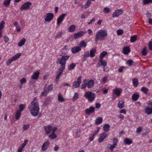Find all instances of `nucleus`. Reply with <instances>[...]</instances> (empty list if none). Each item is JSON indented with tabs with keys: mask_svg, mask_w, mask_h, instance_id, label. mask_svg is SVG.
<instances>
[{
	"mask_svg": "<svg viewBox=\"0 0 152 152\" xmlns=\"http://www.w3.org/2000/svg\"><path fill=\"white\" fill-rule=\"evenodd\" d=\"M26 41V39L24 38H23L20 42L18 43V45L19 47H21L24 45Z\"/></svg>",
	"mask_w": 152,
	"mask_h": 152,
	"instance_id": "nucleus-32",
	"label": "nucleus"
},
{
	"mask_svg": "<svg viewBox=\"0 0 152 152\" xmlns=\"http://www.w3.org/2000/svg\"><path fill=\"white\" fill-rule=\"evenodd\" d=\"M141 90L144 93V94H146L148 91L149 90L148 88H146V87H143L141 88Z\"/></svg>",
	"mask_w": 152,
	"mask_h": 152,
	"instance_id": "nucleus-41",
	"label": "nucleus"
},
{
	"mask_svg": "<svg viewBox=\"0 0 152 152\" xmlns=\"http://www.w3.org/2000/svg\"><path fill=\"white\" fill-rule=\"evenodd\" d=\"M30 110L31 114L34 116H36L39 113V105L37 102L31 101L30 103V107H29Z\"/></svg>",
	"mask_w": 152,
	"mask_h": 152,
	"instance_id": "nucleus-1",
	"label": "nucleus"
},
{
	"mask_svg": "<svg viewBox=\"0 0 152 152\" xmlns=\"http://www.w3.org/2000/svg\"><path fill=\"white\" fill-rule=\"evenodd\" d=\"M11 0H4L3 4L6 6H7L10 4Z\"/></svg>",
	"mask_w": 152,
	"mask_h": 152,
	"instance_id": "nucleus-45",
	"label": "nucleus"
},
{
	"mask_svg": "<svg viewBox=\"0 0 152 152\" xmlns=\"http://www.w3.org/2000/svg\"><path fill=\"white\" fill-rule=\"evenodd\" d=\"M75 66V65L74 64L72 63L70 64L68 66V69L70 71L72 69H74Z\"/></svg>",
	"mask_w": 152,
	"mask_h": 152,
	"instance_id": "nucleus-42",
	"label": "nucleus"
},
{
	"mask_svg": "<svg viewBox=\"0 0 152 152\" xmlns=\"http://www.w3.org/2000/svg\"><path fill=\"white\" fill-rule=\"evenodd\" d=\"M69 56L68 55L62 56L61 58H59L57 59L56 63L60 64L61 66H62L63 69H65L66 61L69 58Z\"/></svg>",
	"mask_w": 152,
	"mask_h": 152,
	"instance_id": "nucleus-3",
	"label": "nucleus"
},
{
	"mask_svg": "<svg viewBox=\"0 0 152 152\" xmlns=\"http://www.w3.org/2000/svg\"><path fill=\"white\" fill-rule=\"evenodd\" d=\"M39 72L38 71H36L33 73L32 75L31 78L34 80H37L39 76Z\"/></svg>",
	"mask_w": 152,
	"mask_h": 152,
	"instance_id": "nucleus-21",
	"label": "nucleus"
},
{
	"mask_svg": "<svg viewBox=\"0 0 152 152\" xmlns=\"http://www.w3.org/2000/svg\"><path fill=\"white\" fill-rule=\"evenodd\" d=\"M113 143L114 145H116L117 144V143L118 142V139L117 138H113Z\"/></svg>",
	"mask_w": 152,
	"mask_h": 152,
	"instance_id": "nucleus-50",
	"label": "nucleus"
},
{
	"mask_svg": "<svg viewBox=\"0 0 152 152\" xmlns=\"http://www.w3.org/2000/svg\"><path fill=\"white\" fill-rule=\"evenodd\" d=\"M84 34L85 32L83 31L79 32L77 33H75L74 35V38L75 39H77L79 37H81L84 35Z\"/></svg>",
	"mask_w": 152,
	"mask_h": 152,
	"instance_id": "nucleus-15",
	"label": "nucleus"
},
{
	"mask_svg": "<svg viewBox=\"0 0 152 152\" xmlns=\"http://www.w3.org/2000/svg\"><path fill=\"white\" fill-rule=\"evenodd\" d=\"M107 136V134H105L104 133L100 134L99 135V137L98 139V142L101 143L102 142L104 139Z\"/></svg>",
	"mask_w": 152,
	"mask_h": 152,
	"instance_id": "nucleus-14",
	"label": "nucleus"
},
{
	"mask_svg": "<svg viewBox=\"0 0 152 152\" xmlns=\"http://www.w3.org/2000/svg\"><path fill=\"white\" fill-rule=\"evenodd\" d=\"M140 96V95L137 93L134 94L132 96V99L134 101H136Z\"/></svg>",
	"mask_w": 152,
	"mask_h": 152,
	"instance_id": "nucleus-25",
	"label": "nucleus"
},
{
	"mask_svg": "<svg viewBox=\"0 0 152 152\" xmlns=\"http://www.w3.org/2000/svg\"><path fill=\"white\" fill-rule=\"evenodd\" d=\"M45 15L46 16H44V17H45V19L46 21L49 22L53 19L54 15L52 13H47Z\"/></svg>",
	"mask_w": 152,
	"mask_h": 152,
	"instance_id": "nucleus-9",
	"label": "nucleus"
},
{
	"mask_svg": "<svg viewBox=\"0 0 152 152\" xmlns=\"http://www.w3.org/2000/svg\"><path fill=\"white\" fill-rule=\"evenodd\" d=\"M117 34L118 35H120L123 33V31L122 30L119 29L117 31Z\"/></svg>",
	"mask_w": 152,
	"mask_h": 152,
	"instance_id": "nucleus-53",
	"label": "nucleus"
},
{
	"mask_svg": "<svg viewBox=\"0 0 152 152\" xmlns=\"http://www.w3.org/2000/svg\"><path fill=\"white\" fill-rule=\"evenodd\" d=\"M142 54L144 56H146L147 54V52L146 50V47H144L142 51Z\"/></svg>",
	"mask_w": 152,
	"mask_h": 152,
	"instance_id": "nucleus-49",
	"label": "nucleus"
},
{
	"mask_svg": "<svg viewBox=\"0 0 152 152\" xmlns=\"http://www.w3.org/2000/svg\"><path fill=\"white\" fill-rule=\"evenodd\" d=\"M103 10L106 13H108L110 12V9L108 8L107 7H105L104 9Z\"/></svg>",
	"mask_w": 152,
	"mask_h": 152,
	"instance_id": "nucleus-54",
	"label": "nucleus"
},
{
	"mask_svg": "<svg viewBox=\"0 0 152 152\" xmlns=\"http://www.w3.org/2000/svg\"><path fill=\"white\" fill-rule=\"evenodd\" d=\"M66 15V14H63L61 15L57 19V24L58 25H59L62 21L63 20L64 17Z\"/></svg>",
	"mask_w": 152,
	"mask_h": 152,
	"instance_id": "nucleus-12",
	"label": "nucleus"
},
{
	"mask_svg": "<svg viewBox=\"0 0 152 152\" xmlns=\"http://www.w3.org/2000/svg\"><path fill=\"white\" fill-rule=\"evenodd\" d=\"M28 140H25L23 143L22 144H21L20 146H21L23 148L25 147V146L28 143Z\"/></svg>",
	"mask_w": 152,
	"mask_h": 152,
	"instance_id": "nucleus-52",
	"label": "nucleus"
},
{
	"mask_svg": "<svg viewBox=\"0 0 152 152\" xmlns=\"http://www.w3.org/2000/svg\"><path fill=\"white\" fill-rule=\"evenodd\" d=\"M95 135V134H92V136L89 138V140L90 141H92L94 139V136Z\"/></svg>",
	"mask_w": 152,
	"mask_h": 152,
	"instance_id": "nucleus-64",
	"label": "nucleus"
},
{
	"mask_svg": "<svg viewBox=\"0 0 152 152\" xmlns=\"http://www.w3.org/2000/svg\"><path fill=\"white\" fill-rule=\"evenodd\" d=\"M5 22L4 21H2L0 23V30H2L4 27Z\"/></svg>",
	"mask_w": 152,
	"mask_h": 152,
	"instance_id": "nucleus-46",
	"label": "nucleus"
},
{
	"mask_svg": "<svg viewBox=\"0 0 152 152\" xmlns=\"http://www.w3.org/2000/svg\"><path fill=\"white\" fill-rule=\"evenodd\" d=\"M124 142L126 144L130 145L132 143L133 141L128 138H126L124 140Z\"/></svg>",
	"mask_w": 152,
	"mask_h": 152,
	"instance_id": "nucleus-27",
	"label": "nucleus"
},
{
	"mask_svg": "<svg viewBox=\"0 0 152 152\" xmlns=\"http://www.w3.org/2000/svg\"><path fill=\"white\" fill-rule=\"evenodd\" d=\"M81 131L79 129H78L76 132V134L78 137H79L80 135Z\"/></svg>",
	"mask_w": 152,
	"mask_h": 152,
	"instance_id": "nucleus-58",
	"label": "nucleus"
},
{
	"mask_svg": "<svg viewBox=\"0 0 152 152\" xmlns=\"http://www.w3.org/2000/svg\"><path fill=\"white\" fill-rule=\"evenodd\" d=\"M137 36L136 35L132 36L130 38V42H135L137 39Z\"/></svg>",
	"mask_w": 152,
	"mask_h": 152,
	"instance_id": "nucleus-36",
	"label": "nucleus"
},
{
	"mask_svg": "<svg viewBox=\"0 0 152 152\" xmlns=\"http://www.w3.org/2000/svg\"><path fill=\"white\" fill-rule=\"evenodd\" d=\"M124 102L122 100L119 101L118 104V106L120 109H122L124 107Z\"/></svg>",
	"mask_w": 152,
	"mask_h": 152,
	"instance_id": "nucleus-26",
	"label": "nucleus"
},
{
	"mask_svg": "<svg viewBox=\"0 0 152 152\" xmlns=\"http://www.w3.org/2000/svg\"><path fill=\"white\" fill-rule=\"evenodd\" d=\"M81 77L80 76L77 79V81H75L73 83V86L75 88H77L79 87L81 83Z\"/></svg>",
	"mask_w": 152,
	"mask_h": 152,
	"instance_id": "nucleus-13",
	"label": "nucleus"
},
{
	"mask_svg": "<svg viewBox=\"0 0 152 152\" xmlns=\"http://www.w3.org/2000/svg\"><path fill=\"white\" fill-rule=\"evenodd\" d=\"M20 55L21 54L20 53H18L15 55L12 58L9 59L7 62L6 64L7 65L9 66L13 61L17 59L20 56Z\"/></svg>",
	"mask_w": 152,
	"mask_h": 152,
	"instance_id": "nucleus-6",
	"label": "nucleus"
},
{
	"mask_svg": "<svg viewBox=\"0 0 152 152\" xmlns=\"http://www.w3.org/2000/svg\"><path fill=\"white\" fill-rule=\"evenodd\" d=\"M62 34L61 32H59L58 34L56 35V38H61L62 37Z\"/></svg>",
	"mask_w": 152,
	"mask_h": 152,
	"instance_id": "nucleus-60",
	"label": "nucleus"
},
{
	"mask_svg": "<svg viewBox=\"0 0 152 152\" xmlns=\"http://www.w3.org/2000/svg\"><path fill=\"white\" fill-rule=\"evenodd\" d=\"M59 68L56 71V81L57 83L59 81L60 76H61L63 72V70L65 69H63L62 66Z\"/></svg>",
	"mask_w": 152,
	"mask_h": 152,
	"instance_id": "nucleus-7",
	"label": "nucleus"
},
{
	"mask_svg": "<svg viewBox=\"0 0 152 152\" xmlns=\"http://www.w3.org/2000/svg\"><path fill=\"white\" fill-rule=\"evenodd\" d=\"M130 51V49L128 46L125 47L123 49V52L125 55L128 54Z\"/></svg>",
	"mask_w": 152,
	"mask_h": 152,
	"instance_id": "nucleus-22",
	"label": "nucleus"
},
{
	"mask_svg": "<svg viewBox=\"0 0 152 152\" xmlns=\"http://www.w3.org/2000/svg\"><path fill=\"white\" fill-rule=\"evenodd\" d=\"M133 63V61L132 60H129L127 61L126 64L129 66H131Z\"/></svg>",
	"mask_w": 152,
	"mask_h": 152,
	"instance_id": "nucleus-55",
	"label": "nucleus"
},
{
	"mask_svg": "<svg viewBox=\"0 0 152 152\" xmlns=\"http://www.w3.org/2000/svg\"><path fill=\"white\" fill-rule=\"evenodd\" d=\"M78 98V94L77 93H75L74 96L72 100L73 101H75Z\"/></svg>",
	"mask_w": 152,
	"mask_h": 152,
	"instance_id": "nucleus-47",
	"label": "nucleus"
},
{
	"mask_svg": "<svg viewBox=\"0 0 152 152\" xmlns=\"http://www.w3.org/2000/svg\"><path fill=\"white\" fill-rule=\"evenodd\" d=\"M83 56H85L86 57H88L90 56V53L88 51H86L85 52L83 55Z\"/></svg>",
	"mask_w": 152,
	"mask_h": 152,
	"instance_id": "nucleus-57",
	"label": "nucleus"
},
{
	"mask_svg": "<svg viewBox=\"0 0 152 152\" xmlns=\"http://www.w3.org/2000/svg\"><path fill=\"white\" fill-rule=\"evenodd\" d=\"M84 96L89 101L91 102L94 100L95 98V94L91 91L87 92L84 94Z\"/></svg>",
	"mask_w": 152,
	"mask_h": 152,
	"instance_id": "nucleus-4",
	"label": "nucleus"
},
{
	"mask_svg": "<svg viewBox=\"0 0 152 152\" xmlns=\"http://www.w3.org/2000/svg\"><path fill=\"white\" fill-rule=\"evenodd\" d=\"M25 105L24 104H21L20 105H19V111H20V112H21L23 111L25 108Z\"/></svg>",
	"mask_w": 152,
	"mask_h": 152,
	"instance_id": "nucleus-40",
	"label": "nucleus"
},
{
	"mask_svg": "<svg viewBox=\"0 0 152 152\" xmlns=\"http://www.w3.org/2000/svg\"><path fill=\"white\" fill-rule=\"evenodd\" d=\"M49 137L51 139H54L56 137V136L55 133L52 132L51 134L49 136Z\"/></svg>",
	"mask_w": 152,
	"mask_h": 152,
	"instance_id": "nucleus-44",
	"label": "nucleus"
},
{
	"mask_svg": "<svg viewBox=\"0 0 152 152\" xmlns=\"http://www.w3.org/2000/svg\"><path fill=\"white\" fill-rule=\"evenodd\" d=\"M100 65L103 66H107V62L104 60L99 59V62L97 64V66L99 67Z\"/></svg>",
	"mask_w": 152,
	"mask_h": 152,
	"instance_id": "nucleus-17",
	"label": "nucleus"
},
{
	"mask_svg": "<svg viewBox=\"0 0 152 152\" xmlns=\"http://www.w3.org/2000/svg\"><path fill=\"white\" fill-rule=\"evenodd\" d=\"M87 87L88 88H92L94 84V81L92 80H89L87 83H86Z\"/></svg>",
	"mask_w": 152,
	"mask_h": 152,
	"instance_id": "nucleus-20",
	"label": "nucleus"
},
{
	"mask_svg": "<svg viewBox=\"0 0 152 152\" xmlns=\"http://www.w3.org/2000/svg\"><path fill=\"white\" fill-rule=\"evenodd\" d=\"M80 47H86L87 45V43L84 40L82 41L79 44Z\"/></svg>",
	"mask_w": 152,
	"mask_h": 152,
	"instance_id": "nucleus-35",
	"label": "nucleus"
},
{
	"mask_svg": "<svg viewBox=\"0 0 152 152\" xmlns=\"http://www.w3.org/2000/svg\"><path fill=\"white\" fill-rule=\"evenodd\" d=\"M26 80L24 78H22L20 80V82L22 84H23L26 82Z\"/></svg>",
	"mask_w": 152,
	"mask_h": 152,
	"instance_id": "nucleus-62",
	"label": "nucleus"
},
{
	"mask_svg": "<svg viewBox=\"0 0 152 152\" xmlns=\"http://www.w3.org/2000/svg\"><path fill=\"white\" fill-rule=\"evenodd\" d=\"M31 5V3L30 2H28L23 4L20 7V9L21 10H28L30 6Z\"/></svg>",
	"mask_w": 152,
	"mask_h": 152,
	"instance_id": "nucleus-8",
	"label": "nucleus"
},
{
	"mask_svg": "<svg viewBox=\"0 0 152 152\" xmlns=\"http://www.w3.org/2000/svg\"><path fill=\"white\" fill-rule=\"evenodd\" d=\"M75 29V25H71L68 28V31L69 32H73Z\"/></svg>",
	"mask_w": 152,
	"mask_h": 152,
	"instance_id": "nucleus-31",
	"label": "nucleus"
},
{
	"mask_svg": "<svg viewBox=\"0 0 152 152\" xmlns=\"http://www.w3.org/2000/svg\"><path fill=\"white\" fill-rule=\"evenodd\" d=\"M107 34V31L105 30H100L98 31L96 33L95 42H97L98 40L101 41L104 40Z\"/></svg>",
	"mask_w": 152,
	"mask_h": 152,
	"instance_id": "nucleus-2",
	"label": "nucleus"
},
{
	"mask_svg": "<svg viewBox=\"0 0 152 152\" xmlns=\"http://www.w3.org/2000/svg\"><path fill=\"white\" fill-rule=\"evenodd\" d=\"M80 47L77 46L72 48H71V51L72 53H75L79 52L81 50Z\"/></svg>",
	"mask_w": 152,
	"mask_h": 152,
	"instance_id": "nucleus-19",
	"label": "nucleus"
},
{
	"mask_svg": "<svg viewBox=\"0 0 152 152\" xmlns=\"http://www.w3.org/2000/svg\"><path fill=\"white\" fill-rule=\"evenodd\" d=\"M113 93L114 94L116 95L118 97L121 93V91L119 89L116 88L113 90Z\"/></svg>",
	"mask_w": 152,
	"mask_h": 152,
	"instance_id": "nucleus-23",
	"label": "nucleus"
},
{
	"mask_svg": "<svg viewBox=\"0 0 152 152\" xmlns=\"http://www.w3.org/2000/svg\"><path fill=\"white\" fill-rule=\"evenodd\" d=\"M30 125L29 124H24L23 129L25 130H26L29 127Z\"/></svg>",
	"mask_w": 152,
	"mask_h": 152,
	"instance_id": "nucleus-56",
	"label": "nucleus"
},
{
	"mask_svg": "<svg viewBox=\"0 0 152 152\" xmlns=\"http://www.w3.org/2000/svg\"><path fill=\"white\" fill-rule=\"evenodd\" d=\"M149 49L151 50H152V41H150L149 42Z\"/></svg>",
	"mask_w": 152,
	"mask_h": 152,
	"instance_id": "nucleus-61",
	"label": "nucleus"
},
{
	"mask_svg": "<svg viewBox=\"0 0 152 152\" xmlns=\"http://www.w3.org/2000/svg\"><path fill=\"white\" fill-rule=\"evenodd\" d=\"M50 144V143L48 141H47L45 142L41 146V150L42 151H45L48 148Z\"/></svg>",
	"mask_w": 152,
	"mask_h": 152,
	"instance_id": "nucleus-11",
	"label": "nucleus"
},
{
	"mask_svg": "<svg viewBox=\"0 0 152 152\" xmlns=\"http://www.w3.org/2000/svg\"><path fill=\"white\" fill-rule=\"evenodd\" d=\"M142 127H139L137 128L136 131V133L139 134L142 131Z\"/></svg>",
	"mask_w": 152,
	"mask_h": 152,
	"instance_id": "nucleus-51",
	"label": "nucleus"
},
{
	"mask_svg": "<svg viewBox=\"0 0 152 152\" xmlns=\"http://www.w3.org/2000/svg\"><path fill=\"white\" fill-rule=\"evenodd\" d=\"M21 115V112L19 111H17L16 112V113L15 115V118L16 120H18Z\"/></svg>",
	"mask_w": 152,
	"mask_h": 152,
	"instance_id": "nucleus-43",
	"label": "nucleus"
},
{
	"mask_svg": "<svg viewBox=\"0 0 152 152\" xmlns=\"http://www.w3.org/2000/svg\"><path fill=\"white\" fill-rule=\"evenodd\" d=\"M123 12V11L122 9L116 10L113 12L112 15V17L113 18L117 17L119 15L122 14Z\"/></svg>",
	"mask_w": 152,
	"mask_h": 152,
	"instance_id": "nucleus-10",
	"label": "nucleus"
},
{
	"mask_svg": "<svg viewBox=\"0 0 152 152\" xmlns=\"http://www.w3.org/2000/svg\"><path fill=\"white\" fill-rule=\"evenodd\" d=\"M48 104V100L47 99H45L43 103V106H46Z\"/></svg>",
	"mask_w": 152,
	"mask_h": 152,
	"instance_id": "nucleus-63",
	"label": "nucleus"
},
{
	"mask_svg": "<svg viewBox=\"0 0 152 152\" xmlns=\"http://www.w3.org/2000/svg\"><path fill=\"white\" fill-rule=\"evenodd\" d=\"M58 100L60 102H63L64 101V99L62 97V94L61 93H59L58 95Z\"/></svg>",
	"mask_w": 152,
	"mask_h": 152,
	"instance_id": "nucleus-34",
	"label": "nucleus"
},
{
	"mask_svg": "<svg viewBox=\"0 0 152 152\" xmlns=\"http://www.w3.org/2000/svg\"><path fill=\"white\" fill-rule=\"evenodd\" d=\"M107 52L106 51H103L101 53L99 57V59H103V58L104 56L107 55Z\"/></svg>",
	"mask_w": 152,
	"mask_h": 152,
	"instance_id": "nucleus-30",
	"label": "nucleus"
},
{
	"mask_svg": "<svg viewBox=\"0 0 152 152\" xmlns=\"http://www.w3.org/2000/svg\"><path fill=\"white\" fill-rule=\"evenodd\" d=\"M102 118L101 117H98L95 120V124L96 125H99L102 122Z\"/></svg>",
	"mask_w": 152,
	"mask_h": 152,
	"instance_id": "nucleus-29",
	"label": "nucleus"
},
{
	"mask_svg": "<svg viewBox=\"0 0 152 152\" xmlns=\"http://www.w3.org/2000/svg\"><path fill=\"white\" fill-rule=\"evenodd\" d=\"M94 111L95 108L93 107H90L89 108L85 110L86 113L87 115H89Z\"/></svg>",
	"mask_w": 152,
	"mask_h": 152,
	"instance_id": "nucleus-18",
	"label": "nucleus"
},
{
	"mask_svg": "<svg viewBox=\"0 0 152 152\" xmlns=\"http://www.w3.org/2000/svg\"><path fill=\"white\" fill-rule=\"evenodd\" d=\"M44 128L47 134H50L52 129V127L50 125H48L47 126H44Z\"/></svg>",
	"mask_w": 152,
	"mask_h": 152,
	"instance_id": "nucleus-16",
	"label": "nucleus"
},
{
	"mask_svg": "<svg viewBox=\"0 0 152 152\" xmlns=\"http://www.w3.org/2000/svg\"><path fill=\"white\" fill-rule=\"evenodd\" d=\"M53 88V85L51 84L48 87L47 89L48 91H52Z\"/></svg>",
	"mask_w": 152,
	"mask_h": 152,
	"instance_id": "nucleus-59",
	"label": "nucleus"
},
{
	"mask_svg": "<svg viewBox=\"0 0 152 152\" xmlns=\"http://www.w3.org/2000/svg\"><path fill=\"white\" fill-rule=\"evenodd\" d=\"M142 4L145 5L152 3V0H143Z\"/></svg>",
	"mask_w": 152,
	"mask_h": 152,
	"instance_id": "nucleus-39",
	"label": "nucleus"
},
{
	"mask_svg": "<svg viewBox=\"0 0 152 152\" xmlns=\"http://www.w3.org/2000/svg\"><path fill=\"white\" fill-rule=\"evenodd\" d=\"M147 105L151 107H150L148 106H146L145 108V113L148 115H150L152 114V101L149 100L147 102Z\"/></svg>",
	"mask_w": 152,
	"mask_h": 152,
	"instance_id": "nucleus-5",
	"label": "nucleus"
},
{
	"mask_svg": "<svg viewBox=\"0 0 152 152\" xmlns=\"http://www.w3.org/2000/svg\"><path fill=\"white\" fill-rule=\"evenodd\" d=\"M91 0H88L85 4V8L86 9L89 7L91 4Z\"/></svg>",
	"mask_w": 152,
	"mask_h": 152,
	"instance_id": "nucleus-37",
	"label": "nucleus"
},
{
	"mask_svg": "<svg viewBox=\"0 0 152 152\" xmlns=\"http://www.w3.org/2000/svg\"><path fill=\"white\" fill-rule=\"evenodd\" d=\"M110 127V126L108 124H106L104 125L103 126V128L104 130L106 132L108 131Z\"/></svg>",
	"mask_w": 152,
	"mask_h": 152,
	"instance_id": "nucleus-38",
	"label": "nucleus"
},
{
	"mask_svg": "<svg viewBox=\"0 0 152 152\" xmlns=\"http://www.w3.org/2000/svg\"><path fill=\"white\" fill-rule=\"evenodd\" d=\"M86 80H84L83 81V82L85 84H82L81 86V88L82 89H84L86 88V87H87V84L86 83Z\"/></svg>",
	"mask_w": 152,
	"mask_h": 152,
	"instance_id": "nucleus-48",
	"label": "nucleus"
},
{
	"mask_svg": "<svg viewBox=\"0 0 152 152\" xmlns=\"http://www.w3.org/2000/svg\"><path fill=\"white\" fill-rule=\"evenodd\" d=\"M96 49H93L90 51V57L92 58L95 56V53L96 52Z\"/></svg>",
	"mask_w": 152,
	"mask_h": 152,
	"instance_id": "nucleus-28",
	"label": "nucleus"
},
{
	"mask_svg": "<svg viewBox=\"0 0 152 152\" xmlns=\"http://www.w3.org/2000/svg\"><path fill=\"white\" fill-rule=\"evenodd\" d=\"M49 91L48 89H46V85L44 86V89L43 92L41 93V96H46L47 94L49 93Z\"/></svg>",
	"mask_w": 152,
	"mask_h": 152,
	"instance_id": "nucleus-24",
	"label": "nucleus"
},
{
	"mask_svg": "<svg viewBox=\"0 0 152 152\" xmlns=\"http://www.w3.org/2000/svg\"><path fill=\"white\" fill-rule=\"evenodd\" d=\"M132 82L133 86L135 87H137L138 84V82L137 79L134 78L132 80Z\"/></svg>",
	"mask_w": 152,
	"mask_h": 152,
	"instance_id": "nucleus-33",
	"label": "nucleus"
}]
</instances>
